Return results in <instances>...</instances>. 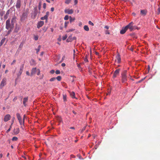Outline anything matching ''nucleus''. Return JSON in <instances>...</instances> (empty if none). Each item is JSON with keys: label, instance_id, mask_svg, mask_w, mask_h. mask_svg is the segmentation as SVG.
<instances>
[{"label": "nucleus", "instance_id": "obj_7", "mask_svg": "<svg viewBox=\"0 0 160 160\" xmlns=\"http://www.w3.org/2000/svg\"><path fill=\"white\" fill-rule=\"evenodd\" d=\"M24 64H22L20 66L18 72L17 73V76L18 77H19L22 74L24 68Z\"/></svg>", "mask_w": 160, "mask_h": 160}, {"label": "nucleus", "instance_id": "obj_61", "mask_svg": "<svg viewBox=\"0 0 160 160\" xmlns=\"http://www.w3.org/2000/svg\"><path fill=\"white\" fill-rule=\"evenodd\" d=\"M132 15H133L135 17L136 16V14L135 12H133L132 13Z\"/></svg>", "mask_w": 160, "mask_h": 160}, {"label": "nucleus", "instance_id": "obj_34", "mask_svg": "<svg viewBox=\"0 0 160 160\" xmlns=\"http://www.w3.org/2000/svg\"><path fill=\"white\" fill-rule=\"evenodd\" d=\"M35 63V61L34 60L32 59L31 61V64L32 65Z\"/></svg>", "mask_w": 160, "mask_h": 160}, {"label": "nucleus", "instance_id": "obj_48", "mask_svg": "<svg viewBox=\"0 0 160 160\" xmlns=\"http://www.w3.org/2000/svg\"><path fill=\"white\" fill-rule=\"evenodd\" d=\"M46 7V3H44L43 4V8L44 9H45Z\"/></svg>", "mask_w": 160, "mask_h": 160}, {"label": "nucleus", "instance_id": "obj_49", "mask_svg": "<svg viewBox=\"0 0 160 160\" xmlns=\"http://www.w3.org/2000/svg\"><path fill=\"white\" fill-rule=\"evenodd\" d=\"M11 128H12V125H11V126H10V128L7 131V132H8L10 131Z\"/></svg>", "mask_w": 160, "mask_h": 160}, {"label": "nucleus", "instance_id": "obj_59", "mask_svg": "<svg viewBox=\"0 0 160 160\" xmlns=\"http://www.w3.org/2000/svg\"><path fill=\"white\" fill-rule=\"evenodd\" d=\"M158 14H159L160 13V7L158 8Z\"/></svg>", "mask_w": 160, "mask_h": 160}, {"label": "nucleus", "instance_id": "obj_50", "mask_svg": "<svg viewBox=\"0 0 160 160\" xmlns=\"http://www.w3.org/2000/svg\"><path fill=\"white\" fill-rule=\"evenodd\" d=\"M95 34L96 35L98 36H100V34L98 33V32H95Z\"/></svg>", "mask_w": 160, "mask_h": 160}, {"label": "nucleus", "instance_id": "obj_10", "mask_svg": "<svg viewBox=\"0 0 160 160\" xmlns=\"http://www.w3.org/2000/svg\"><path fill=\"white\" fill-rule=\"evenodd\" d=\"M21 0H17V1L15 7L17 9H19L20 8L21 6Z\"/></svg>", "mask_w": 160, "mask_h": 160}, {"label": "nucleus", "instance_id": "obj_6", "mask_svg": "<svg viewBox=\"0 0 160 160\" xmlns=\"http://www.w3.org/2000/svg\"><path fill=\"white\" fill-rule=\"evenodd\" d=\"M38 12L37 11V7H36L34 8V12H32L31 14V17L32 18H36L37 14H38Z\"/></svg>", "mask_w": 160, "mask_h": 160}, {"label": "nucleus", "instance_id": "obj_5", "mask_svg": "<svg viewBox=\"0 0 160 160\" xmlns=\"http://www.w3.org/2000/svg\"><path fill=\"white\" fill-rule=\"evenodd\" d=\"M7 80L6 78H4L2 80L0 84V88L2 89L6 84Z\"/></svg>", "mask_w": 160, "mask_h": 160}, {"label": "nucleus", "instance_id": "obj_52", "mask_svg": "<svg viewBox=\"0 0 160 160\" xmlns=\"http://www.w3.org/2000/svg\"><path fill=\"white\" fill-rule=\"evenodd\" d=\"M78 2V0H74V4L75 5L77 4Z\"/></svg>", "mask_w": 160, "mask_h": 160}, {"label": "nucleus", "instance_id": "obj_33", "mask_svg": "<svg viewBox=\"0 0 160 160\" xmlns=\"http://www.w3.org/2000/svg\"><path fill=\"white\" fill-rule=\"evenodd\" d=\"M69 23L68 22H65L64 24V27L65 28H66L68 24Z\"/></svg>", "mask_w": 160, "mask_h": 160}, {"label": "nucleus", "instance_id": "obj_16", "mask_svg": "<svg viewBox=\"0 0 160 160\" xmlns=\"http://www.w3.org/2000/svg\"><path fill=\"white\" fill-rule=\"evenodd\" d=\"M19 131L20 130L19 128H17L14 129L13 133H14V134L16 135L19 133Z\"/></svg>", "mask_w": 160, "mask_h": 160}, {"label": "nucleus", "instance_id": "obj_36", "mask_svg": "<svg viewBox=\"0 0 160 160\" xmlns=\"http://www.w3.org/2000/svg\"><path fill=\"white\" fill-rule=\"evenodd\" d=\"M67 35L66 34L64 36H63L62 38V40H65L67 38Z\"/></svg>", "mask_w": 160, "mask_h": 160}, {"label": "nucleus", "instance_id": "obj_56", "mask_svg": "<svg viewBox=\"0 0 160 160\" xmlns=\"http://www.w3.org/2000/svg\"><path fill=\"white\" fill-rule=\"evenodd\" d=\"M62 67H65L66 66V64L65 63H62L61 64Z\"/></svg>", "mask_w": 160, "mask_h": 160}, {"label": "nucleus", "instance_id": "obj_46", "mask_svg": "<svg viewBox=\"0 0 160 160\" xmlns=\"http://www.w3.org/2000/svg\"><path fill=\"white\" fill-rule=\"evenodd\" d=\"M13 29H9V30L8 31V33H7V35L9 34L12 31V30Z\"/></svg>", "mask_w": 160, "mask_h": 160}, {"label": "nucleus", "instance_id": "obj_30", "mask_svg": "<svg viewBox=\"0 0 160 160\" xmlns=\"http://www.w3.org/2000/svg\"><path fill=\"white\" fill-rule=\"evenodd\" d=\"M48 18L45 15L44 17H42L41 18V19L42 20L46 19L47 20L48 19Z\"/></svg>", "mask_w": 160, "mask_h": 160}, {"label": "nucleus", "instance_id": "obj_42", "mask_svg": "<svg viewBox=\"0 0 160 160\" xmlns=\"http://www.w3.org/2000/svg\"><path fill=\"white\" fill-rule=\"evenodd\" d=\"M38 36L37 35L34 36V39L35 40H37L38 39Z\"/></svg>", "mask_w": 160, "mask_h": 160}, {"label": "nucleus", "instance_id": "obj_29", "mask_svg": "<svg viewBox=\"0 0 160 160\" xmlns=\"http://www.w3.org/2000/svg\"><path fill=\"white\" fill-rule=\"evenodd\" d=\"M42 6V2H40L39 3L38 5V8L39 11L40 10ZM40 12H39V13Z\"/></svg>", "mask_w": 160, "mask_h": 160}, {"label": "nucleus", "instance_id": "obj_21", "mask_svg": "<svg viewBox=\"0 0 160 160\" xmlns=\"http://www.w3.org/2000/svg\"><path fill=\"white\" fill-rule=\"evenodd\" d=\"M140 13L142 15H145L147 13V12L144 10H142L140 11Z\"/></svg>", "mask_w": 160, "mask_h": 160}, {"label": "nucleus", "instance_id": "obj_8", "mask_svg": "<svg viewBox=\"0 0 160 160\" xmlns=\"http://www.w3.org/2000/svg\"><path fill=\"white\" fill-rule=\"evenodd\" d=\"M28 13V11H26L25 12L23 13L21 18L22 20H24L27 17Z\"/></svg>", "mask_w": 160, "mask_h": 160}, {"label": "nucleus", "instance_id": "obj_64", "mask_svg": "<svg viewBox=\"0 0 160 160\" xmlns=\"http://www.w3.org/2000/svg\"><path fill=\"white\" fill-rule=\"evenodd\" d=\"M22 158H23L24 159H27V158L25 156H22Z\"/></svg>", "mask_w": 160, "mask_h": 160}, {"label": "nucleus", "instance_id": "obj_13", "mask_svg": "<svg viewBox=\"0 0 160 160\" xmlns=\"http://www.w3.org/2000/svg\"><path fill=\"white\" fill-rule=\"evenodd\" d=\"M64 12L65 13H68V14H71L73 13V11L72 9H67L65 10Z\"/></svg>", "mask_w": 160, "mask_h": 160}, {"label": "nucleus", "instance_id": "obj_37", "mask_svg": "<svg viewBox=\"0 0 160 160\" xmlns=\"http://www.w3.org/2000/svg\"><path fill=\"white\" fill-rule=\"evenodd\" d=\"M68 18H69V16L68 15H66L64 18V19L65 20H67L68 19Z\"/></svg>", "mask_w": 160, "mask_h": 160}, {"label": "nucleus", "instance_id": "obj_57", "mask_svg": "<svg viewBox=\"0 0 160 160\" xmlns=\"http://www.w3.org/2000/svg\"><path fill=\"white\" fill-rule=\"evenodd\" d=\"M54 10V8L53 7L51 8V11L52 12H53Z\"/></svg>", "mask_w": 160, "mask_h": 160}, {"label": "nucleus", "instance_id": "obj_43", "mask_svg": "<svg viewBox=\"0 0 160 160\" xmlns=\"http://www.w3.org/2000/svg\"><path fill=\"white\" fill-rule=\"evenodd\" d=\"M74 30V29H69V30H67V32H70L73 31Z\"/></svg>", "mask_w": 160, "mask_h": 160}, {"label": "nucleus", "instance_id": "obj_27", "mask_svg": "<svg viewBox=\"0 0 160 160\" xmlns=\"http://www.w3.org/2000/svg\"><path fill=\"white\" fill-rule=\"evenodd\" d=\"M63 101L64 102H66L67 101L66 95L65 94H63Z\"/></svg>", "mask_w": 160, "mask_h": 160}, {"label": "nucleus", "instance_id": "obj_22", "mask_svg": "<svg viewBox=\"0 0 160 160\" xmlns=\"http://www.w3.org/2000/svg\"><path fill=\"white\" fill-rule=\"evenodd\" d=\"M16 17L15 16L13 17L11 20V23L14 24V23L16 21Z\"/></svg>", "mask_w": 160, "mask_h": 160}, {"label": "nucleus", "instance_id": "obj_55", "mask_svg": "<svg viewBox=\"0 0 160 160\" xmlns=\"http://www.w3.org/2000/svg\"><path fill=\"white\" fill-rule=\"evenodd\" d=\"M26 74L28 75V76H29L30 75V73H29V72L28 71H26Z\"/></svg>", "mask_w": 160, "mask_h": 160}, {"label": "nucleus", "instance_id": "obj_23", "mask_svg": "<svg viewBox=\"0 0 160 160\" xmlns=\"http://www.w3.org/2000/svg\"><path fill=\"white\" fill-rule=\"evenodd\" d=\"M72 36L69 37L67 39V42H71L72 41Z\"/></svg>", "mask_w": 160, "mask_h": 160}, {"label": "nucleus", "instance_id": "obj_26", "mask_svg": "<svg viewBox=\"0 0 160 160\" xmlns=\"http://www.w3.org/2000/svg\"><path fill=\"white\" fill-rule=\"evenodd\" d=\"M75 20L74 18H72L71 16L69 17V20L70 23H72V22L74 21Z\"/></svg>", "mask_w": 160, "mask_h": 160}, {"label": "nucleus", "instance_id": "obj_18", "mask_svg": "<svg viewBox=\"0 0 160 160\" xmlns=\"http://www.w3.org/2000/svg\"><path fill=\"white\" fill-rule=\"evenodd\" d=\"M36 69L37 68H33L32 69L31 72V76H32L35 74L36 72Z\"/></svg>", "mask_w": 160, "mask_h": 160}, {"label": "nucleus", "instance_id": "obj_32", "mask_svg": "<svg viewBox=\"0 0 160 160\" xmlns=\"http://www.w3.org/2000/svg\"><path fill=\"white\" fill-rule=\"evenodd\" d=\"M19 30V28L18 26H16L15 29L14 30V31L15 32H18Z\"/></svg>", "mask_w": 160, "mask_h": 160}, {"label": "nucleus", "instance_id": "obj_40", "mask_svg": "<svg viewBox=\"0 0 160 160\" xmlns=\"http://www.w3.org/2000/svg\"><path fill=\"white\" fill-rule=\"evenodd\" d=\"M71 1V0H66L65 2V3L66 4H68L69 3H70V2Z\"/></svg>", "mask_w": 160, "mask_h": 160}, {"label": "nucleus", "instance_id": "obj_4", "mask_svg": "<svg viewBox=\"0 0 160 160\" xmlns=\"http://www.w3.org/2000/svg\"><path fill=\"white\" fill-rule=\"evenodd\" d=\"M16 116L19 124L20 125H21V128H22V126H24V120H22V118L19 113H17L16 114Z\"/></svg>", "mask_w": 160, "mask_h": 160}, {"label": "nucleus", "instance_id": "obj_12", "mask_svg": "<svg viewBox=\"0 0 160 160\" xmlns=\"http://www.w3.org/2000/svg\"><path fill=\"white\" fill-rule=\"evenodd\" d=\"M10 118L11 116L9 114H7L4 117V120L5 122H6L9 120L10 119Z\"/></svg>", "mask_w": 160, "mask_h": 160}, {"label": "nucleus", "instance_id": "obj_31", "mask_svg": "<svg viewBox=\"0 0 160 160\" xmlns=\"http://www.w3.org/2000/svg\"><path fill=\"white\" fill-rule=\"evenodd\" d=\"M56 78L58 81H60L61 80L62 77L60 76H58Z\"/></svg>", "mask_w": 160, "mask_h": 160}, {"label": "nucleus", "instance_id": "obj_35", "mask_svg": "<svg viewBox=\"0 0 160 160\" xmlns=\"http://www.w3.org/2000/svg\"><path fill=\"white\" fill-rule=\"evenodd\" d=\"M18 138L17 137H14L12 138V141H17L18 140Z\"/></svg>", "mask_w": 160, "mask_h": 160}, {"label": "nucleus", "instance_id": "obj_9", "mask_svg": "<svg viewBox=\"0 0 160 160\" xmlns=\"http://www.w3.org/2000/svg\"><path fill=\"white\" fill-rule=\"evenodd\" d=\"M120 71V69H117L115 71L113 76V78H116L117 76L119 75Z\"/></svg>", "mask_w": 160, "mask_h": 160}, {"label": "nucleus", "instance_id": "obj_1", "mask_svg": "<svg viewBox=\"0 0 160 160\" xmlns=\"http://www.w3.org/2000/svg\"><path fill=\"white\" fill-rule=\"evenodd\" d=\"M121 81L122 83H125L127 81V71L124 70L121 73Z\"/></svg>", "mask_w": 160, "mask_h": 160}, {"label": "nucleus", "instance_id": "obj_38", "mask_svg": "<svg viewBox=\"0 0 160 160\" xmlns=\"http://www.w3.org/2000/svg\"><path fill=\"white\" fill-rule=\"evenodd\" d=\"M88 24H89V25H91V26H94V24H93V23H92V22L91 21H89V22H88Z\"/></svg>", "mask_w": 160, "mask_h": 160}, {"label": "nucleus", "instance_id": "obj_15", "mask_svg": "<svg viewBox=\"0 0 160 160\" xmlns=\"http://www.w3.org/2000/svg\"><path fill=\"white\" fill-rule=\"evenodd\" d=\"M44 22L43 21H40L37 24V27L38 28H39L40 27H42L44 24Z\"/></svg>", "mask_w": 160, "mask_h": 160}, {"label": "nucleus", "instance_id": "obj_44", "mask_svg": "<svg viewBox=\"0 0 160 160\" xmlns=\"http://www.w3.org/2000/svg\"><path fill=\"white\" fill-rule=\"evenodd\" d=\"M58 120L60 122H62V119L60 117H59L58 118Z\"/></svg>", "mask_w": 160, "mask_h": 160}, {"label": "nucleus", "instance_id": "obj_39", "mask_svg": "<svg viewBox=\"0 0 160 160\" xmlns=\"http://www.w3.org/2000/svg\"><path fill=\"white\" fill-rule=\"evenodd\" d=\"M56 79V78H51L50 79V81L51 82L55 80Z\"/></svg>", "mask_w": 160, "mask_h": 160}, {"label": "nucleus", "instance_id": "obj_60", "mask_svg": "<svg viewBox=\"0 0 160 160\" xmlns=\"http://www.w3.org/2000/svg\"><path fill=\"white\" fill-rule=\"evenodd\" d=\"M104 28L106 29H108L109 28V27L107 26H105L104 27Z\"/></svg>", "mask_w": 160, "mask_h": 160}, {"label": "nucleus", "instance_id": "obj_62", "mask_svg": "<svg viewBox=\"0 0 160 160\" xmlns=\"http://www.w3.org/2000/svg\"><path fill=\"white\" fill-rule=\"evenodd\" d=\"M84 61L86 62H88V59L87 58H85L84 59Z\"/></svg>", "mask_w": 160, "mask_h": 160}, {"label": "nucleus", "instance_id": "obj_63", "mask_svg": "<svg viewBox=\"0 0 160 160\" xmlns=\"http://www.w3.org/2000/svg\"><path fill=\"white\" fill-rule=\"evenodd\" d=\"M40 71L39 70H38V72L37 73V75H39L40 74Z\"/></svg>", "mask_w": 160, "mask_h": 160}, {"label": "nucleus", "instance_id": "obj_19", "mask_svg": "<svg viewBox=\"0 0 160 160\" xmlns=\"http://www.w3.org/2000/svg\"><path fill=\"white\" fill-rule=\"evenodd\" d=\"M9 14V10H8L7 11L6 14H5V15L4 16V18L5 19H6L8 18Z\"/></svg>", "mask_w": 160, "mask_h": 160}, {"label": "nucleus", "instance_id": "obj_47", "mask_svg": "<svg viewBox=\"0 0 160 160\" xmlns=\"http://www.w3.org/2000/svg\"><path fill=\"white\" fill-rule=\"evenodd\" d=\"M105 33L106 34H110L109 32V31L108 30H106L105 31Z\"/></svg>", "mask_w": 160, "mask_h": 160}, {"label": "nucleus", "instance_id": "obj_45", "mask_svg": "<svg viewBox=\"0 0 160 160\" xmlns=\"http://www.w3.org/2000/svg\"><path fill=\"white\" fill-rule=\"evenodd\" d=\"M16 62V60H14L11 63V65H13Z\"/></svg>", "mask_w": 160, "mask_h": 160}, {"label": "nucleus", "instance_id": "obj_58", "mask_svg": "<svg viewBox=\"0 0 160 160\" xmlns=\"http://www.w3.org/2000/svg\"><path fill=\"white\" fill-rule=\"evenodd\" d=\"M14 118H13V119H12V123H11V125H12V124H13V122H14Z\"/></svg>", "mask_w": 160, "mask_h": 160}, {"label": "nucleus", "instance_id": "obj_2", "mask_svg": "<svg viewBox=\"0 0 160 160\" xmlns=\"http://www.w3.org/2000/svg\"><path fill=\"white\" fill-rule=\"evenodd\" d=\"M134 23L133 22H131L129 23L126 26L128 29H129L130 30V31H132L133 30H135L136 29H138V27L135 26L134 25Z\"/></svg>", "mask_w": 160, "mask_h": 160}, {"label": "nucleus", "instance_id": "obj_51", "mask_svg": "<svg viewBox=\"0 0 160 160\" xmlns=\"http://www.w3.org/2000/svg\"><path fill=\"white\" fill-rule=\"evenodd\" d=\"M64 58H65V57L64 56H63L62 58V60L60 62H59V63H60L61 62H62L63 61V60H64Z\"/></svg>", "mask_w": 160, "mask_h": 160}, {"label": "nucleus", "instance_id": "obj_3", "mask_svg": "<svg viewBox=\"0 0 160 160\" xmlns=\"http://www.w3.org/2000/svg\"><path fill=\"white\" fill-rule=\"evenodd\" d=\"M14 24L10 23V19L9 18L6 21V28L7 29H13Z\"/></svg>", "mask_w": 160, "mask_h": 160}, {"label": "nucleus", "instance_id": "obj_11", "mask_svg": "<svg viewBox=\"0 0 160 160\" xmlns=\"http://www.w3.org/2000/svg\"><path fill=\"white\" fill-rule=\"evenodd\" d=\"M116 58L115 61L117 62L118 63H120L121 61V58L120 55L119 53H118L117 55L116 56Z\"/></svg>", "mask_w": 160, "mask_h": 160}, {"label": "nucleus", "instance_id": "obj_24", "mask_svg": "<svg viewBox=\"0 0 160 160\" xmlns=\"http://www.w3.org/2000/svg\"><path fill=\"white\" fill-rule=\"evenodd\" d=\"M83 28L84 30L87 31H89V28L87 25H85L84 26Z\"/></svg>", "mask_w": 160, "mask_h": 160}, {"label": "nucleus", "instance_id": "obj_14", "mask_svg": "<svg viewBox=\"0 0 160 160\" xmlns=\"http://www.w3.org/2000/svg\"><path fill=\"white\" fill-rule=\"evenodd\" d=\"M127 30L128 29L126 26L125 27L122 28V30L120 31V33L122 34H123L125 33Z\"/></svg>", "mask_w": 160, "mask_h": 160}, {"label": "nucleus", "instance_id": "obj_54", "mask_svg": "<svg viewBox=\"0 0 160 160\" xmlns=\"http://www.w3.org/2000/svg\"><path fill=\"white\" fill-rule=\"evenodd\" d=\"M54 72H55L54 70H51L50 71V73L51 74H53L54 73Z\"/></svg>", "mask_w": 160, "mask_h": 160}, {"label": "nucleus", "instance_id": "obj_53", "mask_svg": "<svg viewBox=\"0 0 160 160\" xmlns=\"http://www.w3.org/2000/svg\"><path fill=\"white\" fill-rule=\"evenodd\" d=\"M49 15V12H47L46 13V14L45 16H47V17L48 18Z\"/></svg>", "mask_w": 160, "mask_h": 160}, {"label": "nucleus", "instance_id": "obj_20", "mask_svg": "<svg viewBox=\"0 0 160 160\" xmlns=\"http://www.w3.org/2000/svg\"><path fill=\"white\" fill-rule=\"evenodd\" d=\"M28 97L24 98H23V104L24 106H26V103L28 101Z\"/></svg>", "mask_w": 160, "mask_h": 160}, {"label": "nucleus", "instance_id": "obj_17", "mask_svg": "<svg viewBox=\"0 0 160 160\" xmlns=\"http://www.w3.org/2000/svg\"><path fill=\"white\" fill-rule=\"evenodd\" d=\"M70 94L72 98L77 99V98L75 97V93L74 92H71Z\"/></svg>", "mask_w": 160, "mask_h": 160}, {"label": "nucleus", "instance_id": "obj_28", "mask_svg": "<svg viewBox=\"0 0 160 160\" xmlns=\"http://www.w3.org/2000/svg\"><path fill=\"white\" fill-rule=\"evenodd\" d=\"M40 48H41V46L39 45L38 47V48L36 49V50L37 51L36 52L37 54L38 53V52L40 51Z\"/></svg>", "mask_w": 160, "mask_h": 160}, {"label": "nucleus", "instance_id": "obj_41", "mask_svg": "<svg viewBox=\"0 0 160 160\" xmlns=\"http://www.w3.org/2000/svg\"><path fill=\"white\" fill-rule=\"evenodd\" d=\"M55 73L56 74H58L60 73V70H58L56 71Z\"/></svg>", "mask_w": 160, "mask_h": 160}, {"label": "nucleus", "instance_id": "obj_25", "mask_svg": "<svg viewBox=\"0 0 160 160\" xmlns=\"http://www.w3.org/2000/svg\"><path fill=\"white\" fill-rule=\"evenodd\" d=\"M5 38H4L2 39L0 42V46H1L4 42L5 40Z\"/></svg>", "mask_w": 160, "mask_h": 160}]
</instances>
